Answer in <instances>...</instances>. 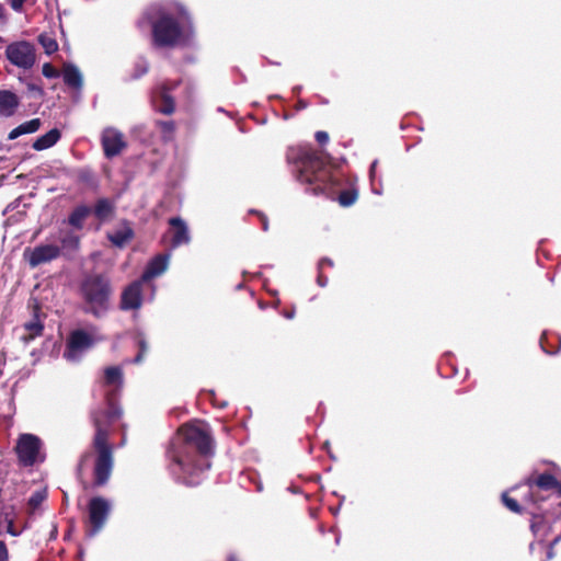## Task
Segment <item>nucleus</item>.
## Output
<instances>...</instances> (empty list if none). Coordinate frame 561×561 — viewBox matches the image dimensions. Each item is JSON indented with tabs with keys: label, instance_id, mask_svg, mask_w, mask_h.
<instances>
[{
	"label": "nucleus",
	"instance_id": "0eeeda50",
	"mask_svg": "<svg viewBox=\"0 0 561 561\" xmlns=\"http://www.w3.org/2000/svg\"><path fill=\"white\" fill-rule=\"evenodd\" d=\"M41 449L42 440L33 434L20 435L15 446L19 461L25 467L33 466L35 462L43 460Z\"/></svg>",
	"mask_w": 561,
	"mask_h": 561
},
{
	"label": "nucleus",
	"instance_id": "f8f14e48",
	"mask_svg": "<svg viewBox=\"0 0 561 561\" xmlns=\"http://www.w3.org/2000/svg\"><path fill=\"white\" fill-rule=\"evenodd\" d=\"M171 88L167 83L157 87L151 96V102L156 111L170 115L174 112L175 104L170 93Z\"/></svg>",
	"mask_w": 561,
	"mask_h": 561
},
{
	"label": "nucleus",
	"instance_id": "a211bd4d",
	"mask_svg": "<svg viewBox=\"0 0 561 561\" xmlns=\"http://www.w3.org/2000/svg\"><path fill=\"white\" fill-rule=\"evenodd\" d=\"M19 105L18 98L10 91H0V117H9L14 114Z\"/></svg>",
	"mask_w": 561,
	"mask_h": 561
},
{
	"label": "nucleus",
	"instance_id": "a18cd8bd",
	"mask_svg": "<svg viewBox=\"0 0 561 561\" xmlns=\"http://www.w3.org/2000/svg\"><path fill=\"white\" fill-rule=\"evenodd\" d=\"M560 537H557L553 541H552V545L557 543L559 541Z\"/></svg>",
	"mask_w": 561,
	"mask_h": 561
},
{
	"label": "nucleus",
	"instance_id": "a878e982",
	"mask_svg": "<svg viewBox=\"0 0 561 561\" xmlns=\"http://www.w3.org/2000/svg\"><path fill=\"white\" fill-rule=\"evenodd\" d=\"M531 530L536 537L542 540L547 534V523L541 517H535L531 525Z\"/></svg>",
	"mask_w": 561,
	"mask_h": 561
},
{
	"label": "nucleus",
	"instance_id": "39448f33",
	"mask_svg": "<svg viewBox=\"0 0 561 561\" xmlns=\"http://www.w3.org/2000/svg\"><path fill=\"white\" fill-rule=\"evenodd\" d=\"M103 386L108 390L106 391L107 409L95 411L93 417L98 414L101 415L104 422H114L121 415V410L114 400V393L123 386V373L117 366H110L104 369Z\"/></svg>",
	"mask_w": 561,
	"mask_h": 561
},
{
	"label": "nucleus",
	"instance_id": "cd10ccee",
	"mask_svg": "<svg viewBox=\"0 0 561 561\" xmlns=\"http://www.w3.org/2000/svg\"><path fill=\"white\" fill-rule=\"evenodd\" d=\"M357 199V193L353 190L350 191H343L339 196V203L340 205L344 207H348L353 205Z\"/></svg>",
	"mask_w": 561,
	"mask_h": 561
},
{
	"label": "nucleus",
	"instance_id": "2eb2a0df",
	"mask_svg": "<svg viewBox=\"0 0 561 561\" xmlns=\"http://www.w3.org/2000/svg\"><path fill=\"white\" fill-rule=\"evenodd\" d=\"M102 142L106 157L118 154L125 146L123 141V135L113 128L104 130Z\"/></svg>",
	"mask_w": 561,
	"mask_h": 561
},
{
	"label": "nucleus",
	"instance_id": "4468645a",
	"mask_svg": "<svg viewBox=\"0 0 561 561\" xmlns=\"http://www.w3.org/2000/svg\"><path fill=\"white\" fill-rule=\"evenodd\" d=\"M93 344V340L91 336L84 331L78 330L71 333L68 341V352L65 353V356L68 358H75L77 356V352H81L83 350L89 348Z\"/></svg>",
	"mask_w": 561,
	"mask_h": 561
},
{
	"label": "nucleus",
	"instance_id": "ddd939ff",
	"mask_svg": "<svg viewBox=\"0 0 561 561\" xmlns=\"http://www.w3.org/2000/svg\"><path fill=\"white\" fill-rule=\"evenodd\" d=\"M44 324L41 316V310L37 305L33 307L32 319L26 321L22 327V333L20 334V340L27 344L33 341L35 337L41 336L43 334Z\"/></svg>",
	"mask_w": 561,
	"mask_h": 561
},
{
	"label": "nucleus",
	"instance_id": "e433bc0d",
	"mask_svg": "<svg viewBox=\"0 0 561 561\" xmlns=\"http://www.w3.org/2000/svg\"><path fill=\"white\" fill-rule=\"evenodd\" d=\"M324 265H328V266H333V262L330 260V259H322L320 262H319V268H323Z\"/></svg>",
	"mask_w": 561,
	"mask_h": 561
},
{
	"label": "nucleus",
	"instance_id": "2f4dec72",
	"mask_svg": "<svg viewBox=\"0 0 561 561\" xmlns=\"http://www.w3.org/2000/svg\"><path fill=\"white\" fill-rule=\"evenodd\" d=\"M314 137L316 140L321 145H325L329 141V135L327 131L319 130L316 133Z\"/></svg>",
	"mask_w": 561,
	"mask_h": 561
},
{
	"label": "nucleus",
	"instance_id": "f3484780",
	"mask_svg": "<svg viewBox=\"0 0 561 561\" xmlns=\"http://www.w3.org/2000/svg\"><path fill=\"white\" fill-rule=\"evenodd\" d=\"M140 305V282H133L122 294L121 307L124 310L137 309Z\"/></svg>",
	"mask_w": 561,
	"mask_h": 561
},
{
	"label": "nucleus",
	"instance_id": "5701e85b",
	"mask_svg": "<svg viewBox=\"0 0 561 561\" xmlns=\"http://www.w3.org/2000/svg\"><path fill=\"white\" fill-rule=\"evenodd\" d=\"M90 214V208L87 206L77 207L69 217V224L76 228H81L84 219Z\"/></svg>",
	"mask_w": 561,
	"mask_h": 561
},
{
	"label": "nucleus",
	"instance_id": "7ed1b4c3",
	"mask_svg": "<svg viewBox=\"0 0 561 561\" xmlns=\"http://www.w3.org/2000/svg\"><path fill=\"white\" fill-rule=\"evenodd\" d=\"M286 157L297 181L307 185L311 193H328L336 185L322 157L310 146L290 147Z\"/></svg>",
	"mask_w": 561,
	"mask_h": 561
},
{
	"label": "nucleus",
	"instance_id": "423d86ee",
	"mask_svg": "<svg viewBox=\"0 0 561 561\" xmlns=\"http://www.w3.org/2000/svg\"><path fill=\"white\" fill-rule=\"evenodd\" d=\"M110 291L108 282L99 275L88 276L81 284V293L96 316L100 313L99 308L103 309L105 307Z\"/></svg>",
	"mask_w": 561,
	"mask_h": 561
},
{
	"label": "nucleus",
	"instance_id": "9d476101",
	"mask_svg": "<svg viewBox=\"0 0 561 561\" xmlns=\"http://www.w3.org/2000/svg\"><path fill=\"white\" fill-rule=\"evenodd\" d=\"M170 261V254H158L152 260L149 261L146 270L142 272V302L145 300H152L154 296V288L150 286L149 288V295L148 297L145 296V284L163 274L168 266Z\"/></svg>",
	"mask_w": 561,
	"mask_h": 561
},
{
	"label": "nucleus",
	"instance_id": "473e14b6",
	"mask_svg": "<svg viewBox=\"0 0 561 561\" xmlns=\"http://www.w3.org/2000/svg\"><path fill=\"white\" fill-rule=\"evenodd\" d=\"M160 125H161V128H162L163 133L165 134V136H169L173 133V129H174L173 122L168 121V122L161 123Z\"/></svg>",
	"mask_w": 561,
	"mask_h": 561
},
{
	"label": "nucleus",
	"instance_id": "b1692460",
	"mask_svg": "<svg viewBox=\"0 0 561 561\" xmlns=\"http://www.w3.org/2000/svg\"><path fill=\"white\" fill-rule=\"evenodd\" d=\"M113 205L107 199H100L95 206V215L98 218L104 220L112 216L113 214Z\"/></svg>",
	"mask_w": 561,
	"mask_h": 561
},
{
	"label": "nucleus",
	"instance_id": "393cba45",
	"mask_svg": "<svg viewBox=\"0 0 561 561\" xmlns=\"http://www.w3.org/2000/svg\"><path fill=\"white\" fill-rule=\"evenodd\" d=\"M536 485L542 490L554 489L558 484L557 479L548 473L540 474L535 481Z\"/></svg>",
	"mask_w": 561,
	"mask_h": 561
},
{
	"label": "nucleus",
	"instance_id": "72a5a7b5",
	"mask_svg": "<svg viewBox=\"0 0 561 561\" xmlns=\"http://www.w3.org/2000/svg\"><path fill=\"white\" fill-rule=\"evenodd\" d=\"M62 243L65 245H70L72 248H77L79 244V238L76 236H70L68 238L62 239Z\"/></svg>",
	"mask_w": 561,
	"mask_h": 561
},
{
	"label": "nucleus",
	"instance_id": "09e8293b",
	"mask_svg": "<svg viewBox=\"0 0 561 561\" xmlns=\"http://www.w3.org/2000/svg\"><path fill=\"white\" fill-rule=\"evenodd\" d=\"M229 561H236V559L233 557H230Z\"/></svg>",
	"mask_w": 561,
	"mask_h": 561
},
{
	"label": "nucleus",
	"instance_id": "49530a36",
	"mask_svg": "<svg viewBox=\"0 0 561 561\" xmlns=\"http://www.w3.org/2000/svg\"><path fill=\"white\" fill-rule=\"evenodd\" d=\"M136 360H139L140 359V353H138L135 357Z\"/></svg>",
	"mask_w": 561,
	"mask_h": 561
},
{
	"label": "nucleus",
	"instance_id": "f704fd0d",
	"mask_svg": "<svg viewBox=\"0 0 561 561\" xmlns=\"http://www.w3.org/2000/svg\"><path fill=\"white\" fill-rule=\"evenodd\" d=\"M0 561H9V552L4 541L0 540Z\"/></svg>",
	"mask_w": 561,
	"mask_h": 561
},
{
	"label": "nucleus",
	"instance_id": "9b49d317",
	"mask_svg": "<svg viewBox=\"0 0 561 561\" xmlns=\"http://www.w3.org/2000/svg\"><path fill=\"white\" fill-rule=\"evenodd\" d=\"M61 253V248L56 244H41L34 249H27L24 252L30 266L36 267L38 265L48 263L57 259Z\"/></svg>",
	"mask_w": 561,
	"mask_h": 561
},
{
	"label": "nucleus",
	"instance_id": "c85d7f7f",
	"mask_svg": "<svg viewBox=\"0 0 561 561\" xmlns=\"http://www.w3.org/2000/svg\"><path fill=\"white\" fill-rule=\"evenodd\" d=\"M45 499H46V493L44 491H37V492L33 493L28 500L30 508L34 512L42 505V503L45 501Z\"/></svg>",
	"mask_w": 561,
	"mask_h": 561
},
{
	"label": "nucleus",
	"instance_id": "de8ad7c7",
	"mask_svg": "<svg viewBox=\"0 0 561 561\" xmlns=\"http://www.w3.org/2000/svg\"><path fill=\"white\" fill-rule=\"evenodd\" d=\"M531 483L533 482L530 480L527 481V484L529 485V488H531Z\"/></svg>",
	"mask_w": 561,
	"mask_h": 561
},
{
	"label": "nucleus",
	"instance_id": "ea45409f",
	"mask_svg": "<svg viewBox=\"0 0 561 561\" xmlns=\"http://www.w3.org/2000/svg\"><path fill=\"white\" fill-rule=\"evenodd\" d=\"M261 220H262V229L264 231H267V229H268L267 218L264 215H261Z\"/></svg>",
	"mask_w": 561,
	"mask_h": 561
},
{
	"label": "nucleus",
	"instance_id": "a19ab883",
	"mask_svg": "<svg viewBox=\"0 0 561 561\" xmlns=\"http://www.w3.org/2000/svg\"><path fill=\"white\" fill-rule=\"evenodd\" d=\"M376 167H377V161H374L370 165V171H369V174H370V179L374 178L375 175V170H376Z\"/></svg>",
	"mask_w": 561,
	"mask_h": 561
},
{
	"label": "nucleus",
	"instance_id": "4be33fe9",
	"mask_svg": "<svg viewBox=\"0 0 561 561\" xmlns=\"http://www.w3.org/2000/svg\"><path fill=\"white\" fill-rule=\"evenodd\" d=\"M64 81L72 88H80L82 85V77L80 71L73 66H66L62 72Z\"/></svg>",
	"mask_w": 561,
	"mask_h": 561
},
{
	"label": "nucleus",
	"instance_id": "1a4fd4ad",
	"mask_svg": "<svg viewBox=\"0 0 561 561\" xmlns=\"http://www.w3.org/2000/svg\"><path fill=\"white\" fill-rule=\"evenodd\" d=\"M5 56L13 65L24 69L31 68L35 62L34 46L24 41L10 44Z\"/></svg>",
	"mask_w": 561,
	"mask_h": 561
},
{
	"label": "nucleus",
	"instance_id": "c756f323",
	"mask_svg": "<svg viewBox=\"0 0 561 561\" xmlns=\"http://www.w3.org/2000/svg\"><path fill=\"white\" fill-rule=\"evenodd\" d=\"M502 500H503L504 505L510 511H512L514 513H519L520 512V506L518 505L517 501L512 499V497H510L506 493H503Z\"/></svg>",
	"mask_w": 561,
	"mask_h": 561
},
{
	"label": "nucleus",
	"instance_id": "bb28decb",
	"mask_svg": "<svg viewBox=\"0 0 561 561\" xmlns=\"http://www.w3.org/2000/svg\"><path fill=\"white\" fill-rule=\"evenodd\" d=\"M38 41L46 54L50 55L58 49L57 42L49 35L41 34Z\"/></svg>",
	"mask_w": 561,
	"mask_h": 561
},
{
	"label": "nucleus",
	"instance_id": "dca6fc26",
	"mask_svg": "<svg viewBox=\"0 0 561 561\" xmlns=\"http://www.w3.org/2000/svg\"><path fill=\"white\" fill-rule=\"evenodd\" d=\"M172 247H179L190 242V233L186 224L179 217L170 219Z\"/></svg>",
	"mask_w": 561,
	"mask_h": 561
},
{
	"label": "nucleus",
	"instance_id": "c9c22d12",
	"mask_svg": "<svg viewBox=\"0 0 561 561\" xmlns=\"http://www.w3.org/2000/svg\"><path fill=\"white\" fill-rule=\"evenodd\" d=\"M24 2H25V0H11L10 1L12 9L15 11L21 10Z\"/></svg>",
	"mask_w": 561,
	"mask_h": 561
},
{
	"label": "nucleus",
	"instance_id": "79ce46f5",
	"mask_svg": "<svg viewBox=\"0 0 561 561\" xmlns=\"http://www.w3.org/2000/svg\"><path fill=\"white\" fill-rule=\"evenodd\" d=\"M284 316H285L287 319H293V318H294V316H295V311L286 312V313H284Z\"/></svg>",
	"mask_w": 561,
	"mask_h": 561
},
{
	"label": "nucleus",
	"instance_id": "20e7f679",
	"mask_svg": "<svg viewBox=\"0 0 561 561\" xmlns=\"http://www.w3.org/2000/svg\"><path fill=\"white\" fill-rule=\"evenodd\" d=\"M113 422H104L101 415L94 416L95 435L93 438V447L95 450L94 460V484L96 486L104 485L112 473L114 466L113 447L108 442V427Z\"/></svg>",
	"mask_w": 561,
	"mask_h": 561
},
{
	"label": "nucleus",
	"instance_id": "412c9836",
	"mask_svg": "<svg viewBox=\"0 0 561 561\" xmlns=\"http://www.w3.org/2000/svg\"><path fill=\"white\" fill-rule=\"evenodd\" d=\"M59 138H60L59 130L51 129L48 133H46L45 135L38 137L35 140V142L33 144V148L38 151L47 149V148L51 147L53 145H55Z\"/></svg>",
	"mask_w": 561,
	"mask_h": 561
},
{
	"label": "nucleus",
	"instance_id": "c03bdc74",
	"mask_svg": "<svg viewBox=\"0 0 561 561\" xmlns=\"http://www.w3.org/2000/svg\"><path fill=\"white\" fill-rule=\"evenodd\" d=\"M373 191H374V193H376V194H378V195H379V194H381V193H380V191H379V188H376V190L374 188Z\"/></svg>",
	"mask_w": 561,
	"mask_h": 561
},
{
	"label": "nucleus",
	"instance_id": "58836bf2",
	"mask_svg": "<svg viewBox=\"0 0 561 561\" xmlns=\"http://www.w3.org/2000/svg\"><path fill=\"white\" fill-rule=\"evenodd\" d=\"M318 284L324 287L328 284V279L320 273L318 276Z\"/></svg>",
	"mask_w": 561,
	"mask_h": 561
},
{
	"label": "nucleus",
	"instance_id": "7c9ffc66",
	"mask_svg": "<svg viewBox=\"0 0 561 561\" xmlns=\"http://www.w3.org/2000/svg\"><path fill=\"white\" fill-rule=\"evenodd\" d=\"M43 75L46 78H57L59 76L58 70L51 66L50 64H44L43 66Z\"/></svg>",
	"mask_w": 561,
	"mask_h": 561
},
{
	"label": "nucleus",
	"instance_id": "4c0bfd02",
	"mask_svg": "<svg viewBox=\"0 0 561 561\" xmlns=\"http://www.w3.org/2000/svg\"><path fill=\"white\" fill-rule=\"evenodd\" d=\"M7 531L9 534H11L12 536H16L18 535V533L14 530V526H13V522L12 520H10L8 523Z\"/></svg>",
	"mask_w": 561,
	"mask_h": 561
},
{
	"label": "nucleus",
	"instance_id": "aec40b11",
	"mask_svg": "<svg viewBox=\"0 0 561 561\" xmlns=\"http://www.w3.org/2000/svg\"><path fill=\"white\" fill-rule=\"evenodd\" d=\"M41 127V119L39 118H33L31 121H27L14 129H12L9 134V139H15L24 134H31L38 130Z\"/></svg>",
	"mask_w": 561,
	"mask_h": 561
},
{
	"label": "nucleus",
	"instance_id": "f03ea898",
	"mask_svg": "<svg viewBox=\"0 0 561 561\" xmlns=\"http://www.w3.org/2000/svg\"><path fill=\"white\" fill-rule=\"evenodd\" d=\"M151 24L153 44L158 47L172 48L192 43L194 30L191 16L181 3L163 5Z\"/></svg>",
	"mask_w": 561,
	"mask_h": 561
},
{
	"label": "nucleus",
	"instance_id": "6e6552de",
	"mask_svg": "<svg viewBox=\"0 0 561 561\" xmlns=\"http://www.w3.org/2000/svg\"><path fill=\"white\" fill-rule=\"evenodd\" d=\"M111 507L110 501L105 497L94 496L90 500L88 504L90 524L88 533L90 536H94L104 527L110 515Z\"/></svg>",
	"mask_w": 561,
	"mask_h": 561
},
{
	"label": "nucleus",
	"instance_id": "37998d69",
	"mask_svg": "<svg viewBox=\"0 0 561 561\" xmlns=\"http://www.w3.org/2000/svg\"><path fill=\"white\" fill-rule=\"evenodd\" d=\"M552 557H553V553H552V547H551L549 552H548V558L551 559Z\"/></svg>",
	"mask_w": 561,
	"mask_h": 561
},
{
	"label": "nucleus",
	"instance_id": "f257e3e1",
	"mask_svg": "<svg viewBox=\"0 0 561 561\" xmlns=\"http://www.w3.org/2000/svg\"><path fill=\"white\" fill-rule=\"evenodd\" d=\"M213 442L204 425L187 423L179 427L167 450L168 470L178 482L199 484L209 468Z\"/></svg>",
	"mask_w": 561,
	"mask_h": 561
},
{
	"label": "nucleus",
	"instance_id": "6ab92c4d",
	"mask_svg": "<svg viewBox=\"0 0 561 561\" xmlns=\"http://www.w3.org/2000/svg\"><path fill=\"white\" fill-rule=\"evenodd\" d=\"M134 236L131 228L127 224H122L115 231L107 234L108 240L116 247L123 248Z\"/></svg>",
	"mask_w": 561,
	"mask_h": 561
}]
</instances>
